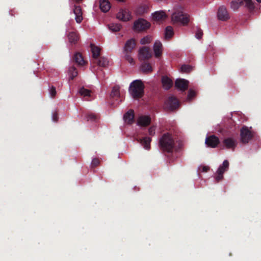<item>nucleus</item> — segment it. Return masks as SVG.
<instances>
[{"label":"nucleus","instance_id":"45","mask_svg":"<svg viewBox=\"0 0 261 261\" xmlns=\"http://www.w3.org/2000/svg\"><path fill=\"white\" fill-rule=\"evenodd\" d=\"M258 2L261 3V0H256Z\"/></svg>","mask_w":261,"mask_h":261},{"label":"nucleus","instance_id":"30","mask_svg":"<svg viewBox=\"0 0 261 261\" xmlns=\"http://www.w3.org/2000/svg\"><path fill=\"white\" fill-rule=\"evenodd\" d=\"M108 28L111 31L113 32H117L120 30L121 25L119 23H112L108 24Z\"/></svg>","mask_w":261,"mask_h":261},{"label":"nucleus","instance_id":"35","mask_svg":"<svg viewBox=\"0 0 261 261\" xmlns=\"http://www.w3.org/2000/svg\"><path fill=\"white\" fill-rule=\"evenodd\" d=\"M152 40V37L150 36H146L141 39L140 43L141 44H146L149 43Z\"/></svg>","mask_w":261,"mask_h":261},{"label":"nucleus","instance_id":"38","mask_svg":"<svg viewBox=\"0 0 261 261\" xmlns=\"http://www.w3.org/2000/svg\"><path fill=\"white\" fill-rule=\"evenodd\" d=\"M130 53H126L125 56V59L131 64H134V61L130 55Z\"/></svg>","mask_w":261,"mask_h":261},{"label":"nucleus","instance_id":"25","mask_svg":"<svg viewBox=\"0 0 261 261\" xmlns=\"http://www.w3.org/2000/svg\"><path fill=\"white\" fill-rule=\"evenodd\" d=\"M166 17L165 13L163 11H156L153 14V18L156 21L164 20Z\"/></svg>","mask_w":261,"mask_h":261},{"label":"nucleus","instance_id":"26","mask_svg":"<svg viewBox=\"0 0 261 261\" xmlns=\"http://www.w3.org/2000/svg\"><path fill=\"white\" fill-rule=\"evenodd\" d=\"M162 82L163 87L167 90L169 89L172 86L173 83L172 80L167 76H163Z\"/></svg>","mask_w":261,"mask_h":261},{"label":"nucleus","instance_id":"31","mask_svg":"<svg viewBox=\"0 0 261 261\" xmlns=\"http://www.w3.org/2000/svg\"><path fill=\"white\" fill-rule=\"evenodd\" d=\"M173 28L171 26H168L165 29V37L166 39H170L173 35Z\"/></svg>","mask_w":261,"mask_h":261},{"label":"nucleus","instance_id":"14","mask_svg":"<svg viewBox=\"0 0 261 261\" xmlns=\"http://www.w3.org/2000/svg\"><path fill=\"white\" fill-rule=\"evenodd\" d=\"M151 122V119L148 116H141L137 120V124L140 126L146 127L148 126Z\"/></svg>","mask_w":261,"mask_h":261},{"label":"nucleus","instance_id":"40","mask_svg":"<svg viewBox=\"0 0 261 261\" xmlns=\"http://www.w3.org/2000/svg\"><path fill=\"white\" fill-rule=\"evenodd\" d=\"M99 160L97 158H94L92 160L91 162V167L94 168L98 166L99 164Z\"/></svg>","mask_w":261,"mask_h":261},{"label":"nucleus","instance_id":"17","mask_svg":"<svg viewBox=\"0 0 261 261\" xmlns=\"http://www.w3.org/2000/svg\"><path fill=\"white\" fill-rule=\"evenodd\" d=\"M153 51L156 58L161 57L162 54V44L159 41H156L153 45Z\"/></svg>","mask_w":261,"mask_h":261},{"label":"nucleus","instance_id":"32","mask_svg":"<svg viewBox=\"0 0 261 261\" xmlns=\"http://www.w3.org/2000/svg\"><path fill=\"white\" fill-rule=\"evenodd\" d=\"M141 70L143 72H150L152 71L150 64L148 63H144L141 65Z\"/></svg>","mask_w":261,"mask_h":261},{"label":"nucleus","instance_id":"28","mask_svg":"<svg viewBox=\"0 0 261 261\" xmlns=\"http://www.w3.org/2000/svg\"><path fill=\"white\" fill-rule=\"evenodd\" d=\"M90 47L92 53L93 60L96 59L97 58L100 56V49L99 47L92 44H91Z\"/></svg>","mask_w":261,"mask_h":261},{"label":"nucleus","instance_id":"16","mask_svg":"<svg viewBox=\"0 0 261 261\" xmlns=\"http://www.w3.org/2000/svg\"><path fill=\"white\" fill-rule=\"evenodd\" d=\"M139 54L141 58L143 60L148 59L151 57V53L149 47L143 46L140 48Z\"/></svg>","mask_w":261,"mask_h":261},{"label":"nucleus","instance_id":"37","mask_svg":"<svg viewBox=\"0 0 261 261\" xmlns=\"http://www.w3.org/2000/svg\"><path fill=\"white\" fill-rule=\"evenodd\" d=\"M203 35V32L202 30L199 28H196V32L195 34V37L196 38L200 39L202 38Z\"/></svg>","mask_w":261,"mask_h":261},{"label":"nucleus","instance_id":"44","mask_svg":"<svg viewBox=\"0 0 261 261\" xmlns=\"http://www.w3.org/2000/svg\"><path fill=\"white\" fill-rule=\"evenodd\" d=\"M210 168L208 166H203L202 167V171L203 172H207L208 170H209Z\"/></svg>","mask_w":261,"mask_h":261},{"label":"nucleus","instance_id":"23","mask_svg":"<svg viewBox=\"0 0 261 261\" xmlns=\"http://www.w3.org/2000/svg\"><path fill=\"white\" fill-rule=\"evenodd\" d=\"M99 7L102 12H107L110 10L111 5L109 0H99Z\"/></svg>","mask_w":261,"mask_h":261},{"label":"nucleus","instance_id":"11","mask_svg":"<svg viewBox=\"0 0 261 261\" xmlns=\"http://www.w3.org/2000/svg\"><path fill=\"white\" fill-rule=\"evenodd\" d=\"M223 144L227 149L234 150L237 145V141L232 138H226L223 141Z\"/></svg>","mask_w":261,"mask_h":261},{"label":"nucleus","instance_id":"43","mask_svg":"<svg viewBox=\"0 0 261 261\" xmlns=\"http://www.w3.org/2000/svg\"><path fill=\"white\" fill-rule=\"evenodd\" d=\"M58 114L57 112H55L53 114L52 119L55 122H57L58 120Z\"/></svg>","mask_w":261,"mask_h":261},{"label":"nucleus","instance_id":"41","mask_svg":"<svg viewBox=\"0 0 261 261\" xmlns=\"http://www.w3.org/2000/svg\"><path fill=\"white\" fill-rule=\"evenodd\" d=\"M155 127L154 126L150 127L148 129V133L150 136H153L155 134Z\"/></svg>","mask_w":261,"mask_h":261},{"label":"nucleus","instance_id":"10","mask_svg":"<svg viewBox=\"0 0 261 261\" xmlns=\"http://www.w3.org/2000/svg\"><path fill=\"white\" fill-rule=\"evenodd\" d=\"M217 16L218 19L222 21H226L229 18V16L227 9L223 6H221L219 8Z\"/></svg>","mask_w":261,"mask_h":261},{"label":"nucleus","instance_id":"9","mask_svg":"<svg viewBox=\"0 0 261 261\" xmlns=\"http://www.w3.org/2000/svg\"><path fill=\"white\" fill-rule=\"evenodd\" d=\"M229 167V162L227 160H225L222 166H220L217 170V175L216 177V180L217 182L220 181L223 178V173L227 170Z\"/></svg>","mask_w":261,"mask_h":261},{"label":"nucleus","instance_id":"3","mask_svg":"<svg viewBox=\"0 0 261 261\" xmlns=\"http://www.w3.org/2000/svg\"><path fill=\"white\" fill-rule=\"evenodd\" d=\"M172 20L174 23L180 22L185 25L189 21V15L182 12H175L172 15Z\"/></svg>","mask_w":261,"mask_h":261},{"label":"nucleus","instance_id":"12","mask_svg":"<svg viewBox=\"0 0 261 261\" xmlns=\"http://www.w3.org/2000/svg\"><path fill=\"white\" fill-rule=\"evenodd\" d=\"M117 18L123 21H127L130 19L131 15L126 9H121L117 14Z\"/></svg>","mask_w":261,"mask_h":261},{"label":"nucleus","instance_id":"33","mask_svg":"<svg viewBox=\"0 0 261 261\" xmlns=\"http://www.w3.org/2000/svg\"><path fill=\"white\" fill-rule=\"evenodd\" d=\"M79 93L82 96H90V93H91V91L88 89H85L84 87H82L79 89Z\"/></svg>","mask_w":261,"mask_h":261},{"label":"nucleus","instance_id":"20","mask_svg":"<svg viewBox=\"0 0 261 261\" xmlns=\"http://www.w3.org/2000/svg\"><path fill=\"white\" fill-rule=\"evenodd\" d=\"M137 141L141 144L143 146L144 148L146 149H149L150 148V142L151 141V139L148 137H145L142 139L139 138L137 139Z\"/></svg>","mask_w":261,"mask_h":261},{"label":"nucleus","instance_id":"15","mask_svg":"<svg viewBox=\"0 0 261 261\" xmlns=\"http://www.w3.org/2000/svg\"><path fill=\"white\" fill-rule=\"evenodd\" d=\"M73 13L75 15V19L76 22L78 23H81L83 19L81 7L79 6H75Z\"/></svg>","mask_w":261,"mask_h":261},{"label":"nucleus","instance_id":"2","mask_svg":"<svg viewBox=\"0 0 261 261\" xmlns=\"http://www.w3.org/2000/svg\"><path fill=\"white\" fill-rule=\"evenodd\" d=\"M144 85L140 80H135L129 86V92L133 98H141L144 95Z\"/></svg>","mask_w":261,"mask_h":261},{"label":"nucleus","instance_id":"19","mask_svg":"<svg viewBox=\"0 0 261 261\" xmlns=\"http://www.w3.org/2000/svg\"><path fill=\"white\" fill-rule=\"evenodd\" d=\"M134 111L133 110H129L124 114L123 118L125 122L131 124L134 122Z\"/></svg>","mask_w":261,"mask_h":261},{"label":"nucleus","instance_id":"8","mask_svg":"<svg viewBox=\"0 0 261 261\" xmlns=\"http://www.w3.org/2000/svg\"><path fill=\"white\" fill-rule=\"evenodd\" d=\"M205 143L207 147L216 148L220 143V140L218 137L214 135H212L206 138Z\"/></svg>","mask_w":261,"mask_h":261},{"label":"nucleus","instance_id":"6","mask_svg":"<svg viewBox=\"0 0 261 261\" xmlns=\"http://www.w3.org/2000/svg\"><path fill=\"white\" fill-rule=\"evenodd\" d=\"M150 26L149 22L146 20L140 18L134 22V29L136 31H143L148 29Z\"/></svg>","mask_w":261,"mask_h":261},{"label":"nucleus","instance_id":"7","mask_svg":"<svg viewBox=\"0 0 261 261\" xmlns=\"http://www.w3.org/2000/svg\"><path fill=\"white\" fill-rule=\"evenodd\" d=\"M165 108L170 111L177 109L179 105L178 99L173 96H169L165 101Z\"/></svg>","mask_w":261,"mask_h":261},{"label":"nucleus","instance_id":"21","mask_svg":"<svg viewBox=\"0 0 261 261\" xmlns=\"http://www.w3.org/2000/svg\"><path fill=\"white\" fill-rule=\"evenodd\" d=\"M93 63L100 67H105L108 65L109 61L107 59L103 57H99L93 60Z\"/></svg>","mask_w":261,"mask_h":261},{"label":"nucleus","instance_id":"46","mask_svg":"<svg viewBox=\"0 0 261 261\" xmlns=\"http://www.w3.org/2000/svg\"><path fill=\"white\" fill-rule=\"evenodd\" d=\"M122 101V99H120V102H121Z\"/></svg>","mask_w":261,"mask_h":261},{"label":"nucleus","instance_id":"34","mask_svg":"<svg viewBox=\"0 0 261 261\" xmlns=\"http://www.w3.org/2000/svg\"><path fill=\"white\" fill-rule=\"evenodd\" d=\"M192 68L190 65H183L180 67V71L183 73H189L192 70Z\"/></svg>","mask_w":261,"mask_h":261},{"label":"nucleus","instance_id":"24","mask_svg":"<svg viewBox=\"0 0 261 261\" xmlns=\"http://www.w3.org/2000/svg\"><path fill=\"white\" fill-rule=\"evenodd\" d=\"M112 98H116V100L120 98V87L118 85L114 86L110 94Z\"/></svg>","mask_w":261,"mask_h":261},{"label":"nucleus","instance_id":"27","mask_svg":"<svg viewBox=\"0 0 261 261\" xmlns=\"http://www.w3.org/2000/svg\"><path fill=\"white\" fill-rule=\"evenodd\" d=\"M69 41L70 43L76 44L79 40V36L75 32H70L68 35Z\"/></svg>","mask_w":261,"mask_h":261},{"label":"nucleus","instance_id":"13","mask_svg":"<svg viewBox=\"0 0 261 261\" xmlns=\"http://www.w3.org/2000/svg\"><path fill=\"white\" fill-rule=\"evenodd\" d=\"M189 82L183 79H177L175 82V86L182 91H186L188 88Z\"/></svg>","mask_w":261,"mask_h":261},{"label":"nucleus","instance_id":"22","mask_svg":"<svg viewBox=\"0 0 261 261\" xmlns=\"http://www.w3.org/2000/svg\"><path fill=\"white\" fill-rule=\"evenodd\" d=\"M73 60L79 66H83L86 63L84 60L82 54L80 53H76L74 54L73 58Z\"/></svg>","mask_w":261,"mask_h":261},{"label":"nucleus","instance_id":"4","mask_svg":"<svg viewBox=\"0 0 261 261\" xmlns=\"http://www.w3.org/2000/svg\"><path fill=\"white\" fill-rule=\"evenodd\" d=\"M242 4H245V6L250 10H253L254 8L252 0L232 1L231 3L230 7L233 10H236Z\"/></svg>","mask_w":261,"mask_h":261},{"label":"nucleus","instance_id":"36","mask_svg":"<svg viewBox=\"0 0 261 261\" xmlns=\"http://www.w3.org/2000/svg\"><path fill=\"white\" fill-rule=\"evenodd\" d=\"M86 119L88 121H95L97 120V116L94 114L89 113L86 115Z\"/></svg>","mask_w":261,"mask_h":261},{"label":"nucleus","instance_id":"29","mask_svg":"<svg viewBox=\"0 0 261 261\" xmlns=\"http://www.w3.org/2000/svg\"><path fill=\"white\" fill-rule=\"evenodd\" d=\"M68 73L70 80H73L78 74L76 68L74 66H71L69 68Z\"/></svg>","mask_w":261,"mask_h":261},{"label":"nucleus","instance_id":"42","mask_svg":"<svg viewBox=\"0 0 261 261\" xmlns=\"http://www.w3.org/2000/svg\"><path fill=\"white\" fill-rule=\"evenodd\" d=\"M50 94L51 97H54L56 95V88L54 86H52L50 90Z\"/></svg>","mask_w":261,"mask_h":261},{"label":"nucleus","instance_id":"39","mask_svg":"<svg viewBox=\"0 0 261 261\" xmlns=\"http://www.w3.org/2000/svg\"><path fill=\"white\" fill-rule=\"evenodd\" d=\"M195 92L192 89H190L188 92V99L190 101L195 96Z\"/></svg>","mask_w":261,"mask_h":261},{"label":"nucleus","instance_id":"5","mask_svg":"<svg viewBox=\"0 0 261 261\" xmlns=\"http://www.w3.org/2000/svg\"><path fill=\"white\" fill-rule=\"evenodd\" d=\"M241 141L243 143H248L253 137L252 132L246 126H244L240 131Z\"/></svg>","mask_w":261,"mask_h":261},{"label":"nucleus","instance_id":"1","mask_svg":"<svg viewBox=\"0 0 261 261\" xmlns=\"http://www.w3.org/2000/svg\"><path fill=\"white\" fill-rule=\"evenodd\" d=\"M159 146L162 151L172 153L175 146L173 136L169 133L163 134L159 140Z\"/></svg>","mask_w":261,"mask_h":261},{"label":"nucleus","instance_id":"18","mask_svg":"<svg viewBox=\"0 0 261 261\" xmlns=\"http://www.w3.org/2000/svg\"><path fill=\"white\" fill-rule=\"evenodd\" d=\"M136 41L133 38L128 40L125 43L124 50L126 53H131L136 46Z\"/></svg>","mask_w":261,"mask_h":261}]
</instances>
